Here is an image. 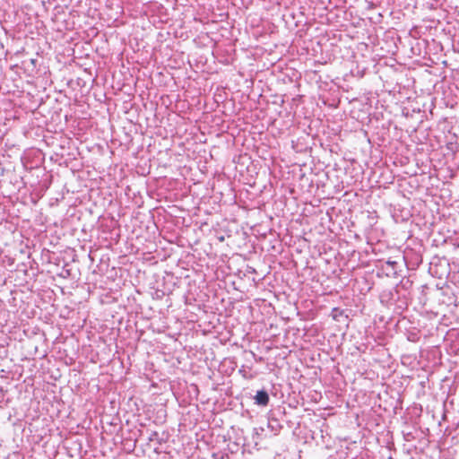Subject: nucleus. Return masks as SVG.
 <instances>
[{
    "mask_svg": "<svg viewBox=\"0 0 459 459\" xmlns=\"http://www.w3.org/2000/svg\"><path fill=\"white\" fill-rule=\"evenodd\" d=\"M225 239L224 236L219 237V241L223 242Z\"/></svg>",
    "mask_w": 459,
    "mask_h": 459,
    "instance_id": "obj_3",
    "label": "nucleus"
},
{
    "mask_svg": "<svg viewBox=\"0 0 459 459\" xmlns=\"http://www.w3.org/2000/svg\"><path fill=\"white\" fill-rule=\"evenodd\" d=\"M255 403L266 406L269 403V395L264 390L258 391L255 396Z\"/></svg>",
    "mask_w": 459,
    "mask_h": 459,
    "instance_id": "obj_1",
    "label": "nucleus"
},
{
    "mask_svg": "<svg viewBox=\"0 0 459 459\" xmlns=\"http://www.w3.org/2000/svg\"><path fill=\"white\" fill-rule=\"evenodd\" d=\"M332 317L335 321H341L342 319H347L348 316L345 314L344 310L339 307H334L332 310Z\"/></svg>",
    "mask_w": 459,
    "mask_h": 459,
    "instance_id": "obj_2",
    "label": "nucleus"
}]
</instances>
